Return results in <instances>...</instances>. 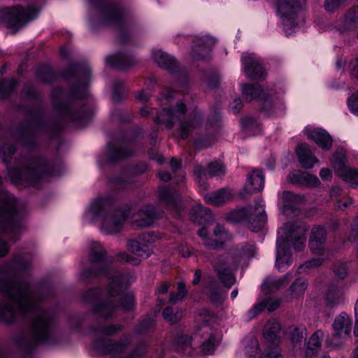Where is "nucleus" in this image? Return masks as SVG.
Masks as SVG:
<instances>
[{
  "label": "nucleus",
  "instance_id": "obj_5",
  "mask_svg": "<svg viewBox=\"0 0 358 358\" xmlns=\"http://www.w3.org/2000/svg\"><path fill=\"white\" fill-rule=\"evenodd\" d=\"M185 112V103L182 101L177 102L174 107L164 108L157 117V121L164 124L169 129L176 124H178L180 137L185 138L188 136L191 128L195 127L199 123V120H193L191 124L189 122L182 121Z\"/></svg>",
  "mask_w": 358,
  "mask_h": 358
},
{
  "label": "nucleus",
  "instance_id": "obj_23",
  "mask_svg": "<svg viewBox=\"0 0 358 358\" xmlns=\"http://www.w3.org/2000/svg\"><path fill=\"white\" fill-rule=\"evenodd\" d=\"M303 133L324 150H329L332 145L331 136L324 129L307 126Z\"/></svg>",
  "mask_w": 358,
  "mask_h": 358
},
{
  "label": "nucleus",
  "instance_id": "obj_36",
  "mask_svg": "<svg viewBox=\"0 0 358 358\" xmlns=\"http://www.w3.org/2000/svg\"><path fill=\"white\" fill-rule=\"evenodd\" d=\"M129 58L122 54H115L106 57V63L112 67L126 69L129 66Z\"/></svg>",
  "mask_w": 358,
  "mask_h": 358
},
{
  "label": "nucleus",
  "instance_id": "obj_10",
  "mask_svg": "<svg viewBox=\"0 0 358 358\" xmlns=\"http://www.w3.org/2000/svg\"><path fill=\"white\" fill-rule=\"evenodd\" d=\"M227 219L232 222H267L264 205L257 203L254 208H244L230 212Z\"/></svg>",
  "mask_w": 358,
  "mask_h": 358
},
{
  "label": "nucleus",
  "instance_id": "obj_63",
  "mask_svg": "<svg viewBox=\"0 0 358 358\" xmlns=\"http://www.w3.org/2000/svg\"><path fill=\"white\" fill-rule=\"evenodd\" d=\"M320 176L323 180H329L331 178L332 174L329 169H322L320 172Z\"/></svg>",
  "mask_w": 358,
  "mask_h": 358
},
{
  "label": "nucleus",
  "instance_id": "obj_7",
  "mask_svg": "<svg viewBox=\"0 0 358 358\" xmlns=\"http://www.w3.org/2000/svg\"><path fill=\"white\" fill-rule=\"evenodd\" d=\"M242 94L246 101H251L260 97L262 103V108L266 114H276L282 109V101L275 96L265 97L258 85H244L242 87Z\"/></svg>",
  "mask_w": 358,
  "mask_h": 358
},
{
  "label": "nucleus",
  "instance_id": "obj_29",
  "mask_svg": "<svg viewBox=\"0 0 358 358\" xmlns=\"http://www.w3.org/2000/svg\"><path fill=\"white\" fill-rule=\"evenodd\" d=\"M281 329L280 324L275 320H269L264 326V337L269 340L273 345L268 346L265 352L268 351V349H272L273 348H278L275 345L280 341V331Z\"/></svg>",
  "mask_w": 358,
  "mask_h": 358
},
{
  "label": "nucleus",
  "instance_id": "obj_14",
  "mask_svg": "<svg viewBox=\"0 0 358 358\" xmlns=\"http://www.w3.org/2000/svg\"><path fill=\"white\" fill-rule=\"evenodd\" d=\"M202 238V244L209 250L220 248L224 243L231 239V236L224 229L223 225H216L213 234H209L205 226L198 231Z\"/></svg>",
  "mask_w": 358,
  "mask_h": 358
},
{
  "label": "nucleus",
  "instance_id": "obj_11",
  "mask_svg": "<svg viewBox=\"0 0 358 358\" xmlns=\"http://www.w3.org/2000/svg\"><path fill=\"white\" fill-rule=\"evenodd\" d=\"M304 196L300 194H294L291 192L285 191L282 195V215L288 219L294 217L301 219L310 216V213L302 211L298 208L304 202Z\"/></svg>",
  "mask_w": 358,
  "mask_h": 358
},
{
  "label": "nucleus",
  "instance_id": "obj_6",
  "mask_svg": "<svg viewBox=\"0 0 358 358\" xmlns=\"http://www.w3.org/2000/svg\"><path fill=\"white\" fill-rule=\"evenodd\" d=\"M108 203L106 198H97L94 199L89 206L85 213V217L89 221L97 222L103 220L109 224H121L126 220L128 214L121 209L113 212L104 213L103 208Z\"/></svg>",
  "mask_w": 358,
  "mask_h": 358
},
{
  "label": "nucleus",
  "instance_id": "obj_46",
  "mask_svg": "<svg viewBox=\"0 0 358 358\" xmlns=\"http://www.w3.org/2000/svg\"><path fill=\"white\" fill-rule=\"evenodd\" d=\"M259 345L256 338H251L245 346V354L250 357L255 358L259 355Z\"/></svg>",
  "mask_w": 358,
  "mask_h": 358
},
{
  "label": "nucleus",
  "instance_id": "obj_32",
  "mask_svg": "<svg viewBox=\"0 0 358 358\" xmlns=\"http://www.w3.org/2000/svg\"><path fill=\"white\" fill-rule=\"evenodd\" d=\"M291 278L292 275L290 273H286L279 278L268 277L264 282L262 289L269 293L274 292L280 288L286 286L291 280Z\"/></svg>",
  "mask_w": 358,
  "mask_h": 358
},
{
  "label": "nucleus",
  "instance_id": "obj_18",
  "mask_svg": "<svg viewBox=\"0 0 358 358\" xmlns=\"http://www.w3.org/2000/svg\"><path fill=\"white\" fill-rule=\"evenodd\" d=\"M326 230L322 225H315L312 229L308 246L313 254L324 255L327 252H332L326 247Z\"/></svg>",
  "mask_w": 358,
  "mask_h": 358
},
{
  "label": "nucleus",
  "instance_id": "obj_24",
  "mask_svg": "<svg viewBox=\"0 0 358 358\" xmlns=\"http://www.w3.org/2000/svg\"><path fill=\"white\" fill-rule=\"evenodd\" d=\"M264 187V176L259 170H254L250 173L246 179L244 192L247 194H254L263 189Z\"/></svg>",
  "mask_w": 358,
  "mask_h": 358
},
{
  "label": "nucleus",
  "instance_id": "obj_30",
  "mask_svg": "<svg viewBox=\"0 0 358 358\" xmlns=\"http://www.w3.org/2000/svg\"><path fill=\"white\" fill-rule=\"evenodd\" d=\"M197 178L200 180L203 178H206L208 176H220L226 173L224 166L217 162H211L208 164L207 169L198 166L194 171Z\"/></svg>",
  "mask_w": 358,
  "mask_h": 358
},
{
  "label": "nucleus",
  "instance_id": "obj_60",
  "mask_svg": "<svg viewBox=\"0 0 358 358\" xmlns=\"http://www.w3.org/2000/svg\"><path fill=\"white\" fill-rule=\"evenodd\" d=\"M159 196L162 200L167 202H172V194L167 188H162L159 192Z\"/></svg>",
  "mask_w": 358,
  "mask_h": 358
},
{
  "label": "nucleus",
  "instance_id": "obj_1",
  "mask_svg": "<svg viewBox=\"0 0 358 358\" xmlns=\"http://www.w3.org/2000/svg\"><path fill=\"white\" fill-rule=\"evenodd\" d=\"M31 260L28 256L15 255L0 265V322L11 324L20 317H31L30 334L20 335L16 345L26 354L38 343L53 345L57 342L54 312L41 303L45 298L36 292L29 280Z\"/></svg>",
  "mask_w": 358,
  "mask_h": 358
},
{
  "label": "nucleus",
  "instance_id": "obj_15",
  "mask_svg": "<svg viewBox=\"0 0 358 358\" xmlns=\"http://www.w3.org/2000/svg\"><path fill=\"white\" fill-rule=\"evenodd\" d=\"M156 236L153 233H145L137 239H130L127 242V249L134 255L147 259L153 253L152 243Z\"/></svg>",
  "mask_w": 358,
  "mask_h": 358
},
{
  "label": "nucleus",
  "instance_id": "obj_49",
  "mask_svg": "<svg viewBox=\"0 0 358 358\" xmlns=\"http://www.w3.org/2000/svg\"><path fill=\"white\" fill-rule=\"evenodd\" d=\"M154 325V318L152 316L148 315L143 319L136 329L137 333L141 334L150 329Z\"/></svg>",
  "mask_w": 358,
  "mask_h": 358
},
{
  "label": "nucleus",
  "instance_id": "obj_9",
  "mask_svg": "<svg viewBox=\"0 0 358 358\" xmlns=\"http://www.w3.org/2000/svg\"><path fill=\"white\" fill-rule=\"evenodd\" d=\"M38 14V10L30 6L26 10L20 7L14 6L6 8L2 10V17L8 27H22L28 22L34 20Z\"/></svg>",
  "mask_w": 358,
  "mask_h": 358
},
{
  "label": "nucleus",
  "instance_id": "obj_45",
  "mask_svg": "<svg viewBox=\"0 0 358 358\" xmlns=\"http://www.w3.org/2000/svg\"><path fill=\"white\" fill-rule=\"evenodd\" d=\"M187 291L186 289L185 285L183 282L178 283V292H172L170 294V301L172 303H176L179 301L182 300L186 294Z\"/></svg>",
  "mask_w": 358,
  "mask_h": 358
},
{
  "label": "nucleus",
  "instance_id": "obj_51",
  "mask_svg": "<svg viewBox=\"0 0 358 358\" xmlns=\"http://www.w3.org/2000/svg\"><path fill=\"white\" fill-rule=\"evenodd\" d=\"M334 273L339 279H345L348 275L346 264L345 263H336L334 266Z\"/></svg>",
  "mask_w": 358,
  "mask_h": 358
},
{
  "label": "nucleus",
  "instance_id": "obj_64",
  "mask_svg": "<svg viewBox=\"0 0 358 358\" xmlns=\"http://www.w3.org/2000/svg\"><path fill=\"white\" fill-rule=\"evenodd\" d=\"M355 325L354 329V334L358 336V299L355 304Z\"/></svg>",
  "mask_w": 358,
  "mask_h": 358
},
{
  "label": "nucleus",
  "instance_id": "obj_38",
  "mask_svg": "<svg viewBox=\"0 0 358 358\" xmlns=\"http://www.w3.org/2000/svg\"><path fill=\"white\" fill-rule=\"evenodd\" d=\"M341 292L337 285H332L329 286L325 297L327 305L330 307L338 306L341 302Z\"/></svg>",
  "mask_w": 358,
  "mask_h": 358
},
{
  "label": "nucleus",
  "instance_id": "obj_31",
  "mask_svg": "<svg viewBox=\"0 0 358 358\" xmlns=\"http://www.w3.org/2000/svg\"><path fill=\"white\" fill-rule=\"evenodd\" d=\"M324 338V333L321 330L316 331L309 338L306 350V358H315L319 352L322 341Z\"/></svg>",
  "mask_w": 358,
  "mask_h": 358
},
{
  "label": "nucleus",
  "instance_id": "obj_44",
  "mask_svg": "<svg viewBox=\"0 0 358 358\" xmlns=\"http://www.w3.org/2000/svg\"><path fill=\"white\" fill-rule=\"evenodd\" d=\"M108 154L109 158L108 159L110 161H113L122 157H129L133 154V152L131 150L124 149L116 150L109 144L108 146Z\"/></svg>",
  "mask_w": 358,
  "mask_h": 358
},
{
  "label": "nucleus",
  "instance_id": "obj_54",
  "mask_svg": "<svg viewBox=\"0 0 358 358\" xmlns=\"http://www.w3.org/2000/svg\"><path fill=\"white\" fill-rule=\"evenodd\" d=\"M345 22L348 24L358 22V8H352L345 14Z\"/></svg>",
  "mask_w": 358,
  "mask_h": 358
},
{
  "label": "nucleus",
  "instance_id": "obj_43",
  "mask_svg": "<svg viewBox=\"0 0 358 358\" xmlns=\"http://www.w3.org/2000/svg\"><path fill=\"white\" fill-rule=\"evenodd\" d=\"M182 315V312L179 310L174 313L171 306L165 308L162 313L164 319L171 324L177 323L181 319Z\"/></svg>",
  "mask_w": 358,
  "mask_h": 358
},
{
  "label": "nucleus",
  "instance_id": "obj_62",
  "mask_svg": "<svg viewBox=\"0 0 358 358\" xmlns=\"http://www.w3.org/2000/svg\"><path fill=\"white\" fill-rule=\"evenodd\" d=\"M348 238L351 242L358 243V225H354Z\"/></svg>",
  "mask_w": 358,
  "mask_h": 358
},
{
  "label": "nucleus",
  "instance_id": "obj_56",
  "mask_svg": "<svg viewBox=\"0 0 358 358\" xmlns=\"http://www.w3.org/2000/svg\"><path fill=\"white\" fill-rule=\"evenodd\" d=\"M348 108L354 114L358 115V93L352 94L348 99Z\"/></svg>",
  "mask_w": 358,
  "mask_h": 358
},
{
  "label": "nucleus",
  "instance_id": "obj_53",
  "mask_svg": "<svg viewBox=\"0 0 358 358\" xmlns=\"http://www.w3.org/2000/svg\"><path fill=\"white\" fill-rule=\"evenodd\" d=\"M37 76L43 82L49 83L53 77V73L48 67H43L37 71Z\"/></svg>",
  "mask_w": 358,
  "mask_h": 358
},
{
  "label": "nucleus",
  "instance_id": "obj_16",
  "mask_svg": "<svg viewBox=\"0 0 358 358\" xmlns=\"http://www.w3.org/2000/svg\"><path fill=\"white\" fill-rule=\"evenodd\" d=\"M334 334L327 342L333 347L341 345L350 336L351 331V320L345 313H341L337 316L333 324Z\"/></svg>",
  "mask_w": 358,
  "mask_h": 358
},
{
  "label": "nucleus",
  "instance_id": "obj_48",
  "mask_svg": "<svg viewBox=\"0 0 358 358\" xmlns=\"http://www.w3.org/2000/svg\"><path fill=\"white\" fill-rule=\"evenodd\" d=\"M117 258L119 261L130 264L134 266H137L141 264V260L138 258L134 257L126 252H121L117 255Z\"/></svg>",
  "mask_w": 358,
  "mask_h": 358
},
{
  "label": "nucleus",
  "instance_id": "obj_17",
  "mask_svg": "<svg viewBox=\"0 0 358 358\" xmlns=\"http://www.w3.org/2000/svg\"><path fill=\"white\" fill-rule=\"evenodd\" d=\"M18 214L15 198L6 192H0V224L15 221Z\"/></svg>",
  "mask_w": 358,
  "mask_h": 358
},
{
  "label": "nucleus",
  "instance_id": "obj_41",
  "mask_svg": "<svg viewBox=\"0 0 358 358\" xmlns=\"http://www.w3.org/2000/svg\"><path fill=\"white\" fill-rule=\"evenodd\" d=\"M307 286L306 280L298 278L291 285L289 290L293 297H297L304 293Z\"/></svg>",
  "mask_w": 358,
  "mask_h": 358
},
{
  "label": "nucleus",
  "instance_id": "obj_57",
  "mask_svg": "<svg viewBox=\"0 0 358 358\" xmlns=\"http://www.w3.org/2000/svg\"><path fill=\"white\" fill-rule=\"evenodd\" d=\"M15 152V147L13 145H4L1 152L0 155L4 162H6V157L12 155Z\"/></svg>",
  "mask_w": 358,
  "mask_h": 358
},
{
  "label": "nucleus",
  "instance_id": "obj_2",
  "mask_svg": "<svg viewBox=\"0 0 358 358\" xmlns=\"http://www.w3.org/2000/svg\"><path fill=\"white\" fill-rule=\"evenodd\" d=\"M89 259L92 266L80 272V281L91 280L99 276L110 279L106 290L91 288L83 294V301L93 305L92 313L97 317L106 320L115 317L119 308L125 311L133 309L135 306L134 295L130 292L126 293L125 290L135 281L134 273L117 271L113 258L107 257L106 251L99 243H92Z\"/></svg>",
  "mask_w": 358,
  "mask_h": 358
},
{
  "label": "nucleus",
  "instance_id": "obj_13",
  "mask_svg": "<svg viewBox=\"0 0 358 358\" xmlns=\"http://www.w3.org/2000/svg\"><path fill=\"white\" fill-rule=\"evenodd\" d=\"M333 168L335 173L345 181L350 187H358V170L345 166V152L343 149L337 150L334 156Z\"/></svg>",
  "mask_w": 358,
  "mask_h": 358
},
{
  "label": "nucleus",
  "instance_id": "obj_50",
  "mask_svg": "<svg viewBox=\"0 0 358 358\" xmlns=\"http://www.w3.org/2000/svg\"><path fill=\"white\" fill-rule=\"evenodd\" d=\"M267 306V301H263L254 306L248 313V320H252L258 315Z\"/></svg>",
  "mask_w": 358,
  "mask_h": 358
},
{
  "label": "nucleus",
  "instance_id": "obj_59",
  "mask_svg": "<svg viewBox=\"0 0 358 358\" xmlns=\"http://www.w3.org/2000/svg\"><path fill=\"white\" fill-rule=\"evenodd\" d=\"M178 250L183 257H189L192 255L191 248L186 244H181L179 245Z\"/></svg>",
  "mask_w": 358,
  "mask_h": 358
},
{
  "label": "nucleus",
  "instance_id": "obj_25",
  "mask_svg": "<svg viewBox=\"0 0 358 358\" xmlns=\"http://www.w3.org/2000/svg\"><path fill=\"white\" fill-rule=\"evenodd\" d=\"M215 43V39L209 36L198 37L196 40L195 48L193 50V57L196 59L207 58Z\"/></svg>",
  "mask_w": 358,
  "mask_h": 358
},
{
  "label": "nucleus",
  "instance_id": "obj_42",
  "mask_svg": "<svg viewBox=\"0 0 358 358\" xmlns=\"http://www.w3.org/2000/svg\"><path fill=\"white\" fill-rule=\"evenodd\" d=\"M332 252H327L325 255H317V257L312 258L311 259L306 262L303 265L301 266L300 268H311L321 266L324 262L330 258Z\"/></svg>",
  "mask_w": 358,
  "mask_h": 358
},
{
  "label": "nucleus",
  "instance_id": "obj_12",
  "mask_svg": "<svg viewBox=\"0 0 358 358\" xmlns=\"http://www.w3.org/2000/svg\"><path fill=\"white\" fill-rule=\"evenodd\" d=\"M8 176L14 183H20L22 180H27L30 184L34 185L36 181L44 177V167L38 160H34L31 165L23 169H11L8 171Z\"/></svg>",
  "mask_w": 358,
  "mask_h": 358
},
{
  "label": "nucleus",
  "instance_id": "obj_58",
  "mask_svg": "<svg viewBox=\"0 0 358 358\" xmlns=\"http://www.w3.org/2000/svg\"><path fill=\"white\" fill-rule=\"evenodd\" d=\"M259 358H283L280 354L279 349L273 348L268 349V351L264 352Z\"/></svg>",
  "mask_w": 358,
  "mask_h": 358
},
{
  "label": "nucleus",
  "instance_id": "obj_28",
  "mask_svg": "<svg viewBox=\"0 0 358 358\" xmlns=\"http://www.w3.org/2000/svg\"><path fill=\"white\" fill-rule=\"evenodd\" d=\"M203 198L209 204L220 206L231 199L232 193L229 189L222 188L211 193L204 194Z\"/></svg>",
  "mask_w": 358,
  "mask_h": 358
},
{
  "label": "nucleus",
  "instance_id": "obj_26",
  "mask_svg": "<svg viewBox=\"0 0 358 358\" xmlns=\"http://www.w3.org/2000/svg\"><path fill=\"white\" fill-rule=\"evenodd\" d=\"M288 179L293 183L308 187H316L320 184L316 176L301 171H293L289 174Z\"/></svg>",
  "mask_w": 358,
  "mask_h": 358
},
{
  "label": "nucleus",
  "instance_id": "obj_47",
  "mask_svg": "<svg viewBox=\"0 0 358 358\" xmlns=\"http://www.w3.org/2000/svg\"><path fill=\"white\" fill-rule=\"evenodd\" d=\"M236 250L238 255L252 257L255 256L256 248L253 244H240L237 245Z\"/></svg>",
  "mask_w": 358,
  "mask_h": 358
},
{
  "label": "nucleus",
  "instance_id": "obj_55",
  "mask_svg": "<svg viewBox=\"0 0 358 358\" xmlns=\"http://www.w3.org/2000/svg\"><path fill=\"white\" fill-rule=\"evenodd\" d=\"M147 347L143 343L138 344L134 350L125 358H141V356L146 353Z\"/></svg>",
  "mask_w": 358,
  "mask_h": 358
},
{
  "label": "nucleus",
  "instance_id": "obj_21",
  "mask_svg": "<svg viewBox=\"0 0 358 358\" xmlns=\"http://www.w3.org/2000/svg\"><path fill=\"white\" fill-rule=\"evenodd\" d=\"M241 62L247 77L251 79H261L264 77V70L253 54L244 53L241 57Z\"/></svg>",
  "mask_w": 358,
  "mask_h": 358
},
{
  "label": "nucleus",
  "instance_id": "obj_4",
  "mask_svg": "<svg viewBox=\"0 0 358 358\" xmlns=\"http://www.w3.org/2000/svg\"><path fill=\"white\" fill-rule=\"evenodd\" d=\"M121 324L92 326L90 331L94 337V349L102 354H110L113 358H122V354L131 342V336H123L117 342H113L107 336H113L122 331Z\"/></svg>",
  "mask_w": 358,
  "mask_h": 358
},
{
  "label": "nucleus",
  "instance_id": "obj_61",
  "mask_svg": "<svg viewBox=\"0 0 358 358\" xmlns=\"http://www.w3.org/2000/svg\"><path fill=\"white\" fill-rule=\"evenodd\" d=\"M242 108V101L240 98H236L230 103V108L234 113H238Z\"/></svg>",
  "mask_w": 358,
  "mask_h": 358
},
{
  "label": "nucleus",
  "instance_id": "obj_35",
  "mask_svg": "<svg viewBox=\"0 0 358 358\" xmlns=\"http://www.w3.org/2000/svg\"><path fill=\"white\" fill-rule=\"evenodd\" d=\"M103 17L106 23L119 24L122 20V14L117 8L108 6L103 10Z\"/></svg>",
  "mask_w": 358,
  "mask_h": 358
},
{
  "label": "nucleus",
  "instance_id": "obj_22",
  "mask_svg": "<svg viewBox=\"0 0 358 358\" xmlns=\"http://www.w3.org/2000/svg\"><path fill=\"white\" fill-rule=\"evenodd\" d=\"M229 258L228 255L220 256L214 266V270L217 273L220 281L228 289L236 282L234 273L227 266Z\"/></svg>",
  "mask_w": 358,
  "mask_h": 358
},
{
  "label": "nucleus",
  "instance_id": "obj_37",
  "mask_svg": "<svg viewBox=\"0 0 358 358\" xmlns=\"http://www.w3.org/2000/svg\"><path fill=\"white\" fill-rule=\"evenodd\" d=\"M207 288L210 301L214 303H221L223 300V293L218 282L215 279H210Z\"/></svg>",
  "mask_w": 358,
  "mask_h": 358
},
{
  "label": "nucleus",
  "instance_id": "obj_27",
  "mask_svg": "<svg viewBox=\"0 0 358 358\" xmlns=\"http://www.w3.org/2000/svg\"><path fill=\"white\" fill-rule=\"evenodd\" d=\"M296 153L301 166L305 169H310L318 162L306 143L299 144L296 148Z\"/></svg>",
  "mask_w": 358,
  "mask_h": 358
},
{
  "label": "nucleus",
  "instance_id": "obj_20",
  "mask_svg": "<svg viewBox=\"0 0 358 358\" xmlns=\"http://www.w3.org/2000/svg\"><path fill=\"white\" fill-rule=\"evenodd\" d=\"M22 225H0V257L6 256L10 249L6 240L14 242L18 240Z\"/></svg>",
  "mask_w": 358,
  "mask_h": 358
},
{
  "label": "nucleus",
  "instance_id": "obj_8",
  "mask_svg": "<svg viewBox=\"0 0 358 358\" xmlns=\"http://www.w3.org/2000/svg\"><path fill=\"white\" fill-rule=\"evenodd\" d=\"M278 13L282 18L284 29L287 36L292 34L289 27H295L296 17L302 6V0H273Z\"/></svg>",
  "mask_w": 358,
  "mask_h": 358
},
{
  "label": "nucleus",
  "instance_id": "obj_39",
  "mask_svg": "<svg viewBox=\"0 0 358 358\" xmlns=\"http://www.w3.org/2000/svg\"><path fill=\"white\" fill-rule=\"evenodd\" d=\"M176 348L179 352L189 353L192 349V338L184 334L177 336L175 339Z\"/></svg>",
  "mask_w": 358,
  "mask_h": 358
},
{
  "label": "nucleus",
  "instance_id": "obj_40",
  "mask_svg": "<svg viewBox=\"0 0 358 358\" xmlns=\"http://www.w3.org/2000/svg\"><path fill=\"white\" fill-rule=\"evenodd\" d=\"M99 231L106 236H124V225H99Z\"/></svg>",
  "mask_w": 358,
  "mask_h": 358
},
{
  "label": "nucleus",
  "instance_id": "obj_33",
  "mask_svg": "<svg viewBox=\"0 0 358 358\" xmlns=\"http://www.w3.org/2000/svg\"><path fill=\"white\" fill-rule=\"evenodd\" d=\"M152 58L160 66L165 69H171L176 66L175 59L161 50L154 51Z\"/></svg>",
  "mask_w": 358,
  "mask_h": 358
},
{
  "label": "nucleus",
  "instance_id": "obj_52",
  "mask_svg": "<svg viewBox=\"0 0 358 358\" xmlns=\"http://www.w3.org/2000/svg\"><path fill=\"white\" fill-rule=\"evenodd\" d=\"M346 1L347 0H325L324 8L328 12H334Z\"/></svg>",
  "mask_w": 358,
  "mask_h": 358
},
{
  "label": "nucleus",
  "instance_id": "obj_3",
  "mask_svg": "<svg viewBox=\"0 0 358 358\" xmlns=\"http://www.w3.org/2000/svg\"><path fill=\"white\" fill-rule=\"evenodd\" d=\"M306 225H282L278 230L276 266L283 271L285 266L292 264L289 248L301 251L306 246L307 229Z\"/></svg>",
  "mask_w": 358,
  "mask_h": 358
},
{
  "label": "nucleus",
  "instance_id": "obj_34",
  "mask_svg": "<svg viewBox=\"0 0 358 358\" xmlns=\"http://www.w3.org/2000/svg\"><path fill=\"white\" fill-rule=\"evenodd\" d=\"M203 334H207L208 338L201 345V350L203 355H208L213 354L215 348V341L214 335L210 332V329L206 325L201 327Z\"/></svg>",
  "mask_w": 358,
  "mask_h": 358
},
{
  "label": "nucleus",
  "instance_id": "obj_19",
  "mask_svg": "<svg viewBox=\"0 0 358 358\" xmlns=\"http://www.w3.org/2000/svg\"><path fill=\"white\" fill-rule=\"evenodd\" d=\"M286 334L294 353L301 352L305 346L307 336L306 327L304 325L289 327Z\"/></svg>",
  "mask_w": 358,
  "mask_h": 358
}]
</instances>
